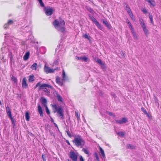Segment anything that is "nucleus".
Segmentation results:
<instances>
[{
  "instance_id": "20e7f679",
  "label": "nucleus",
  "mask_w": 161,
  "mask_h": 161,
  "mask_svg": "<svg viewBox=\"0 0 161 161\" xmlns=\"http://www.w3.org/2000/svg\"><path fill=\"white\" fill-rule=\"evenodd\" d=\"M47 88L53 89V87L51 86L46 83L42 84L38 87L39 90H42L44 92L47 93H50V90H49Z\"/></svg>"
},
{
  "instance_id": "39448f33",
  "label": "nucleus",
  "mask_w": 161,
  "mask_h": 161,
  "mask_svg": "<svg viewBox=\"0 0 161 161\" xmlns=\"http://www.w3.org/2000/svg\"><path fill=\"white\" fill-rule=\"evenodd\" d=\"M124 5L125 7V9L126 10L131 19L134 21H135V18L134 17L133 14L127 4L125 2L124 3Z\"/></svg>"
},
{
  "instance_id": "f3484780",
  "label": "nucleus",
  "mask_w": 161,
  "mask_h": 161,
  "mask_svg": "<svg viewBox=\"0 0 161 161\" xmlns=\"http://www.w3.org/2000/svg\"><path fill=\"white\" fill-rule=\"evenodd\" d=\"M76 58L79 60H84L85 62H86L88 60L87 58L85 56L83 57H79L76 56Z\"/></svg>"
},
{
  "instance_id": "a211bd4d",
  "label": "nucleus",
  "mask_w": 161,
  "mask_h": 161,
  "mask_svg": "<svg viewBox=\"0 0 161 161\" xmlns=\"http://www.w3.org/2000/svg\"><path fill=\"white\" fill-rule=\"evenodd\" d=\"M30 53L29 52H27L23 57V59L24 60H27L29 58L30 56Z\"/></svg>"
},
{
  "instance_id": "f704fd0d",
  "label": "nucleus",
  "mask_w": 161,
  "mask_h": 161,
  "mask_svg": "<svg viewBox=\"0 0 161 161\" xmlns=\"http://www.w3.org/2000/svg\"><path fill=\"white\" fill-rule=\"evenodd\" d=\"M117 134L120 136L123 137L125 134V132L120 131L118 132Z\"/></svg>"
},
{
  "instance_id": "e433bc0d",
  "label": "nucleus",
  "mask_w": 161,
  "mask_h": 161,
  "mask_svg": "<svg viewBox=\"0 0 161 161\" xmlns=\"http://www.w3.org/2000/svg\"><path fill=\"white\" fill-rule=\"evenodd\" d=\"M62 75H63V79H65V80H66V76L64 70H63V73H62Z\"/></svg>"
},
{
  "instance_id": "09e8293b",
  "label": "nucleus",
  "mask_w": 161,
  "mask_h": 161,
  "mask_svg": "<svg viewBox=\"0 0 161 161\" xmlns=\"http://www.w3.org/2000/svg\"><path fill=\"white\" fill-rule=\"evenodd\" d=\"M7 23L9 25H11L13 23V21L12 20L9 19L8 20Z\"/></svg>"
},
{
  "instance_id": "79ce46f5",
  "label": "nucleus",
  "mask_w": 161,
  "mask_h": 161,
  "mask_svg": "<svg viewBox=\"0 0 161 161\" xmlns=\"http://www.w3.org/2000/svg\"><path fill=\"white\" fill-rule=\"evenodd\" d=\"M41 85V83L40 82H38V83H37L36 86H35L34 87V88L36 89V88L38 86H40V85Z\"/></svg>"
},
{
  "instance_id": "2f4dec72",
  "label": "nucleus",
  "mask_w": 161,
  "mask_h": 161,
  "mask_svg": "<svg viewBox=\"0 0 161 161\" xmlns=\"http://www.w3.org/2000/svg\"><path fill=\"white\" fill-rule=\"evenodd\" d=\"M11 78L12 79V80L14 82V83H17V79L13 75H12L11 76Z\"/></svg>"
},
{
  "instance_id": "4d7b16f0",
  "label": "nucleus",
  "mask_w": 161,
  "mask_h": 161,
  "mask_svg": "<svg viewBox=\"0 0 161 161\" xmlns=\"http://www.w3.org/2000/svg\"><path fill=\"white\" fill-rule=\"evenodd\" d=\"M108 114L110 115H113V114L112 113H111V112H109L108 113Z\"/></svg>"
},
{
  "instance_id": "f03ea898",
  "label": "nucleus",
  "mask_w": 161,
  "mask_h": 161,
  "mask_svg": "<svg viewBox=\"0 0 161 161\" xmlns=\"http://www.w3.org/2000/svg\"><path fill=\"white\" fill-rule=\"evenodd\" d=\"M54 26L57 30L61 32H64L65 31L64 27L65 23L64 20H61L60 22L57 19H55L53 23Z\"/></svg>"
},
{
  "instance_id": "4be33fe9",
  "label": "nucleus",
  "mask_w": 161,
  "mask_h": 161,
  "mask_svg": "<svg viewBox=\"0 0 161 161\" xmlns=\"http://www.w3.org/2000/svg\"><path fill=\"white\" fill-rule=\"evenodd\" d=\"M103 23L105 25V26L107 27V28L109 29H110L111 26L107 22L106 20H103Z\"/></svg>"
},
{
  "instance_id": "cd10ccee",
  "label": "nucleus",
  "mask_w": 161,
  "mask_h": 161,
  "mask_svg": "<svg viewBox=\"0 0 161 161\" xmlns=\"http://www.w3.org/2000/svg\"><path fill=\"white\" fill-rule=\"evenodd\" d=\"M127 148H129V149H135V146H132L130 144H128L127 145Z\"/></svg>"
},
{
  "instance_id": "c9c22d12",
  "label": "nucleus",
  "mask_w": 161,
  "mask_h": 161,
  "mask_svg": "<svg viewBox=\"0 0 161 161\" xmlns=\"http://www.w3.org/2000/svg\"><path fill=\"white\" fill-rule=\"evenodd\" d=\"M39 3L42 7H45V5L43 2L42 0H37Z\"/></svg>"
},
{
  "instance_id": "49530a36",
  "label": "nucleus",
  "mask_w": 161,
  "mask_h": 161,
  "mask_svg": "<svg viewBox=\"0 0 161 161\" xmlns=\"http://www.w3.org/2000/svg\"><path fill=\"white\" fill-rule=\"evenodd\" d=\"M79 159H80V161H84L83 157L81 155H80L79 156Z\"/></svg>"
},
{
  "instance_id": "7c9ffc66",
  "label": "nucleus",
  "mask_w": 161,
  "mask_h": 161,
  "mask_svg": "<svg viewBox=\"0 0 161 161\" xmlns=\"http://www.w3.org/2000/svg\"><path fill=\"white\" fill-rule=\"evenodd\" d=\"M126 22H127V23L130 29L133 28L132 25H131V23H130V21L128 19H127L126 20Z\"/></svg>"
},
{
  "instance_id": "5fc2aeb1",
  "label": "nucleus",
  "mask_w": 161,
  "mask_h": 161,
  "mask_svg": "<svg viewBox=\"0 0 161 161\" xmlns=\"http://www.w3.org/2000/svg\"><path fill=\"white\" fill-rule=\"evenodd\" d=\"M50 117V118H51V121L52 122H53L54 121V120H53V119L51 117Z\"/></svg>"
},
{
  "instance_id": "b1692460",
  "label": "nucleus",
  "mask_w": 161,
  "mask_h": 161,
  "mask_svg": "<svg viewBox=\"0 0 161 161\" xmlns=\"http://www.w3.org/2000/svg\"><path fill=\"white\" fill-rule=\"evenodd\" d=\"M142 27L145 34L146 36H147L148 34V30L147 29L146 26H144Z\"/></svg>"
},
{
  "instance_id": "a19ab883",
  "label": "nucleus",
  "mask_w": 161,
  "mask_h": 161,
  "mask_svg": "<svg viewBox=\"0 0 161 161\" xmlns=\"http://www.w3.org/2000/svg\"><path fill=\"white\" fill-rule=\"evenodd\" d=\"M130 30L131 31V32L133 34V35H134L135 34H136V32L135 30H134V29L133 28L130 29Z\"/></svg>"
},
{
  "instance_id": "bf43d9fd",
  "label": "nucleus",
  "mask_w": 161,
  "mask_h": 161,
  "mask_svg": "<svg viewBox=\"0 0 161 161\" xmlns=\"http://www.w3.org/2000/svg\"><path fill=\"white\" fill-rule=\"evenodd\" d=\"M68 161H71L70 160H69V159H68Z\"/></svg>"
},
{
  "instance_id": "864d4df0",
  "label": "nucleus",
  "mask_w": 161,
  "mask_h": 161,
  "mask_svg": "<svg viewBox=\"0 0 161 161\" xmlns=\"http://www.w3.org/2000/svg\"><path fill=\"white\" fill-rule=\"evenodd\" d=\"M66 142L68 144V145H70V142L68 140H66Z\"/></svg>"
},
{
  "instance_id": "9d476101",
  "label": "nucleus",
  "mask_w": 161,
  "mask_h": 161,
  "mask_svg": "<svg viewBox=\"0 0 161 161\" xmlns=\"http://www.w3.org/2000/svg\"><path fill=\"white\" fill-rule=\"evenodd\" d=\"M65 80V79H61L58 76L56 77V82L60 86H62L63 85L64 82Z\"/></svg>"
},
{
  "instance_id": "3c124183",
  "label": "nucleus",
  "mask_w": 161,
  "mask_h": 161,
  "mask_svg": "<svg viewBox=\"0 0 161 161\" xmlns=\"http://www.w3.org/2000/svg\"><path fill=\"white\" fill-rule=\"evenodd\" d=\"M87 9L88 11H89L90 12H92V8H91L90 7H89Z\"/></svg>"
},
{
  "instance_id": "37998d69",
  "label": "nucleus",
  "mask_w": 161,
  "mask_h": 161,
  "mask_svg": "<svg viewBox=\"0 0 161 161\" xmlns=\"http://www.w3.org/2000/svg\"><path fill=\"white\" fill-rule=\"evenodd\" d=\"M42 158L43 159V161H46V157L44 154H42Z\"/></svg>"
},
{
  "instance_id": "72a5a7b5",
  "label": "nucleus",
  "mask_w": 161,
  "mask_h": 161,
  "mask_svg": "<svg viewBox=\"0 0 161 161\" xmlns=\"http://www.w3.org/2000/svg\"><path fill=\"white\" fill-rule=\"evenodd\" d=\"M57 97L58 101L62 102V98L60 95H59L58 94H57Z\"/></svg>"
},
{
  "instance_id": "f257e3e1",
  "label": "nucleus",
  "mask_w": 161,
  "mask_h": 161,
  "mask_svg": "<svg viewBox=\"0 0 161 161\" xmlns=\"http://www.w3.org/2000/svg\"><path fill=\"white\" fill-rule=\"evenodd\" d=\"M72 142L75 146L80 148H82L85 144V140L79 135H75Z\"/></svg>"
},
{
  "instance_id": "412c9836",
  "label": "nucleus",
  "mask_w": 161,
  "mask_h": 161,
  "mask_svg": "<svg viewBox=\"0 0 161 161\" xmlns=\"http://www.w3.org/2000/svg\"><path fill=\"white\" fill-rule=\"evenodd\" d=\"M28 80L29 82H33L34 81V75H30L29 76Z\"/></svg>"
},
{
  "instance_id": "a878e982",
  "label": "nucleus",
  "mask_w": 161,
  "mask_h": 161,
  "mask_svg": "<svg viewBox=\"0 0 161 161\" xmlns=\"http://www.w3.org/2000/svg\"><path fill=\"white\" fill-rule=\"evenodd\" d=\"M99 150L100 153L103 156V157H104L105 156V153L101 147H99Z\"/></svg>"
},
{
  "instance_id": "aec40b11",
  "label": "nucleus",
  "mask_w": 161,
  "mask_h": 161,
  "mask_svg": "<svg viewBox=\"0 0 161 161\" xmlns=\"http://www.w3.org/2000/svg\"><path fill=\"white\" fill-rule=\"evenodd\" d=\"M25 116L26 121H29L30 119L29 113L28 111H26L25 113Z\"/></svg>"
},
{
  "instance_id": "13d9d810",
  "label": "nucleus",
  "mask_w": 161,
  "mask_h": 161,
  "mask_svg": "<svg viewBox=\"0 0 161 161\" xmlns=\"http://www.w3.org/2000/svg\"><path fill=\"white\" fill-rule=\"evenodd\" d=\"M2 104V103L1 102V101L0 100V105Z\"/></svg>"
},
{
  "instance_id": "c03bdc74",
  "label": "nucleus",
  "mask_w": 161,
  "mask_h": 161,
  "mask_svg": "<svg viewBox=\"0 0 161 161\" xmlns=\"http://www.w3.org/2000/svg\"><path fill=\"white\" fill-rule=\"evenodd\" d=\"M66 132L67 133V135L69 137H72V135L70 133L69 131V130H67Z\"/></svg>"
},
{
  "instance_id": "6ab92c4d",
  "label": "nucleus",
  "mask_w": 161,
  "mask_h": 161,
  "mask_svg": "<svg viewBox=\"0 0 161 161\" xmlns=\"http://www.w3.org/2000/svg\"><path fill=\"white\" fill-rule=\"evenodd\" d=\"M147 1L148 3H149L151 5L153 6H155V2L154 0H145Z\"/></svg>"
},
{
  "instance_id": "6e6552de",
  "label": "nucleus",
  "mask_w": 161,
  "mask_h": 161,
  "mask_svg": "<svg viewBox=\"0 0 161 161\" xmlns=\"http://www.w3.org/2000/svg\"><path fill=\"white\" fill-rule=\"evenodd\" d=\"M44 11L46 15L50 16L52 15L53 13V10L52 8L44 7Z\"/></svg>"
},
{
  "instance_id": "ddd939ff",
  "label": "nucleus",
  "mask_w": 161,
  "mask_h": 161,
  "mask_svg": "<svg viewBox=\"0 0 161 161\" xmlns=\"http://www.w3.org/2000/svg\"><path fill=\"white\" fill-rule=\"evenodd\" d=\"M115 121L117 124H121L127 122L128 120L125 117H124L121 120H117Z\"/></svg>"
},
{
  "instance_id": "a18cd8bd",
  "label": "nucleus",
  "mask_w": 161,
  "mask_h": 161,
  "mask_svg": "<svg viewBox=\"0 0 161 161\" xmlns=\"http://www.w3.org/2000/svg\"><path fill=\"white\" fill-rule=\"evenodd\" d=\"M142 11L144 13L146 14L147 13V11L146 8H143L142 9Z\"/></svg>"
},
{
  "instance_id": "c756f323",
  "label": "nucleus",
  "mask_w": 161,
  "mask_h": 161,
  "mask_svg": "<svg viewBox=\"0 0 161 161\" xmlns=\"http://www.w3.org/2000/svg\"><path fill=\"white\" fill-rule=\"evenodd\" d=\"M83 37L85 38H86L88 40H90L91 39V37L90 36H89L88 35L86 34L83 35L82 36Z\"/></svg>"
},
{
  "instance_id": "4c0bfd02",
  "label": "nucleus",
  "mask_w": 161,
  "mask_h": 161,
  "mask_svg": "<svg viewBox=\"0 0 161 161\" xmlns=\"http://www.w3.org/2000/svg\"><path fill=\"white\" fill-rule=\"evenodd\" d=\"M45 108H46V112L47 114L48 115H49L50 114V111H49V109H48L47 106H45Z\"/></svg>"
},
{
  "instance_id": "0eeeda50",
  "label": "nucleus",
  "mask_w": 161,
  "mask_h": 161,
  "mask_svg": "<svg viewBox=\"0 0 161 161\" xmlns=\"http://www.w3.org/2000/svg\"><path fill=\"white\" fill-rule=\"evenodd\" d=\"M69 156L73 161H77L78 155L74 151H72L70 152Z\"/></svg>"
},
{
  "instance_id": "603ef678",
  "label": "nucleus",
  "mask_w": 161,
  "mask_h": 161,
  "mask_svg": "<svg viewBox=\"0 0 161 161\" xmlns=\"http://www.w3.org/2000/svg\"><path fill=\"white\" fill-rule=\"evenodd\" d=\"M133 36L136 39H137V36L136 35V34H135V35H133Z\"/></svg>"
},
{
  "instance_id": "473e14b6",
  "label": "nucleus",
  "mask_w": 161,
  "mask_h": 161,
  "mask_svg": "<svg viewBox=\"0 0 161 161\" xmlns=\"http://www.w3.org/2000/svg\"><path fill=\"white\" fill-rule=\"evenodd\" d=\"M141 109L145 114L147 115V116H148V114L147 113L146 109H145L143 107H142Z\"/></svg>"
},
{
  "instance_id": "8fccbe9b",
  "label": "nucleus",
  "mask_w": 161,
  "mask_h": 161,
  "mask_svg": "<svg viewBox=\"0 0 161 161\" xmlns=\"http://www.w3.org/2000/svg\"><path fill=\"white\" fill-rule=\"evenodd\" d=\"M9 57H10V60H11V61H12L13 59V56L12 53H11V54L10 56Z\"/></svg>"
},
{
  "instance_id": "1a4fd4ad",
  "label": "nucleus",
  "mask_w": 161,
  "mask_h": 161,
  "mask_svg": "<svg viewBox=\"0 0 161 161\" xmlns=\"http://www.w3.org/2000/svg\"><path fill=\"white\" fill-rule=\"evenodd\" d=\"M6 110L7 115L12 121L13 123H14V120L12 117L11 109L8 106L6 107Z\"/></svg>"
},
{
  "instance_id": "5701e85b",
  "label": "nucleus",
  "mask_w": 161,
  "mask_h": 161,
  "mask_svg": "<svg viewBox=\"0 0 161 161\" xmlns=\"http://www.w3.org/2000/svg\"><path fill=\"white\" fill-rule=\"evenodd\" d=\"M139 20L140 24L142 27L146 25L143 20L142 18H139Z\"/></svg>"
},
{
  "instance_id": "c85d7f7f",
  "label": "nucleus",
  "mask_w": 161,
  "mask_h": 161,
  "mask_svg": "<svg viewBox=\"0 0 161 161\" xmlns=\"http://www.w3.org/2000/svg\"><path fill=\"white\" fill-rule=\"evenodd\" d=\"M149 18L151 23L153 25L154 23L153 20V16L152 15L149 14Z\"/></svg>"
},
{
  "instance_id": "7ed1b4c3",
  "label": "nucleus",
  "mask_w": 161,
  "mask_h": 161,
  "mask_svg": "<svg viewBox=\"0 0 161 161\" xmlns=\"http://www.w3.org/2000/svg\"><path fill=\"white\" fill-rule=\"evenodd\" d=\"M51 106L54 113L57 112L61 118H64V109L61 106H59L58 107L56 104H51Z\"/></svg>"
},
{
  "instance_id": "58836bf2",
  "label": "nucleus",
  "mask_w": 161,
  "mask_h": 161,
  "mask_svg": "<svg viewBox=\"0 0 161 161\" xmlns=\"http://www.w3.org/2000/svg\"><path fill=\"white\" fill-rule=\"evenodd\" d=\"M75 116L77 118V120H78L80 119V114L76 111L75 112Z\"/></svg>"
},
{
  "instance_id": "4468645a",
  "label": "nucleus",
  "mask_w": 161,
  "mask_h": 161,
  "mask_svg": "<svg viewBox=\"0 0 161 161\" xmlns=\"http://www.w3.org/2000/svg\"><path fill=\"white\" fill-rule=\"evenodd\" d=\"M22 86L23 88L26 89L28 87V85L27 83V79L25 77L23 78Z\"/></svg>"
},
{
  "instance_id": "6e6d98bb",
  "label": "nucleus",
  "mask_w": 161,
  "mask_h": 161,
  "mask_svg": "<svg viewBox=\"0 0 161 161\" xmlns=\"http://www.w3.org/2000/svg\"><path fill=\"white\" fill-rule=\"evenodd\" d=\"M53 124L55 125V126L58 128V125H57V124L55 123H54Z\"/></svg>"
},
{
  "instance_id": "423d86ee",
  "label": "nucleus",
  "mask_w": 161,
  "mask_h": 161,
  "mask_svg": "<svg viewBox=\"0 0 161 161\" xmlns=\"http://www.w3.org/2000/svg\"><path fill=\"white\" fill-rule=\"evenodd\" d=\"M58 67L55 69H51L49 67L47 66L46 64L44 65V72L47 74L53 73L55 70H58Z\"/></svg>"
},
{
  "instance_id": "2eb2a0df",
  "label": "nucleus",
  "mask_w": 161,
  "mask_h": 161,
  "mask_svg": "<svg viewBox=\"0 0 161 161\" xmlns=\"http://www.w3.org/2000/svg\"><path fill=\"white\" fill-rule=\"evenodd\" d=\"M38 110L40 116L42 117L43 116V114L42 108L40 104L38 105Z\"/></svg>"
},
{
  "instance_id": "de8ad7c7",
  "label": "nucleus",
  "mask_w": 161,
  "mask_h": 161,
  "mask_svg": "<svg viewBox=\"0 0 161 161\" xmlns=\"http://www.w3.org/2000/svg\"><path fill=\"white\" fill-rule=\"evenodd\" d=\"M9 25L7 23V24H5L4 25V27L5 29H6L8 27Z\"/></svg>"
},
{
  "instance_id": "bb28decb",
  "label": "nucleus",
  "mask_w": 161,
  "mask_h": 161,
  "mask_svg": "<svg viewBox=\"0 0 161 161\" xmlns=\"http://www.w3.org/2000/svg\"><path fill=\"white\" fill-rule=\"evenodd\" d=\"M82 151H83L86 154L88 155V156H89V153L88 150L86 148L83 147Z\"/></svg>"
},
{
  "instance_id": "9b49d317",
  "label": "nucleus",
  "mask_w": 161,
  "mask_h": 161,
  "mask_svg": "<svg viewBox=\"0 0 161 161\" xmlns=\"http://www.w3.org/2000/svg\"><path fill=\"white\" fill-rule=\"evenodd\" d=\"M93 58L95 60L96 62H97L99 64L101 67L104 69L105 68V65L104 63L102 62V60L97 57Z\"/></svg>"
},
{
  "instance_id": "dca6fc26",
  "label": "nucleus",
  "mask_w": 161,
  "mask_h": 161,
  "mask_svg": "<svg viewBox=\"0 0 161 161\" xmlns=\"http://www.w3.org/2000/svg\"><path fill=\"white\" fill-rule=\"evenodd\" d=\"M41 102L42 104L43 105L44 107L47 106V101L46 99L43 97H41Z\"/></svg>"
},
{
  "instance_id": "ea45409f",
  "label": "nucleus",
  "mask_w": 161,
  "mask_h": 161,
  "mask_svg": "<svg viewBox=\"0 0 161 161\" xmlns=\"http://www.w3.org/2000/svg\"><path fill=\"white\" fill-rule=\"evenodd\" d=\"M94 155L97 160L99 161V158L97 153L96 152H95L94 153Z\"/></svg>"
},
{
  "instance_id": "393cba45",
  "label": "nucleus",
  "mask_w": 161,
  "mask_h": 161,
  "mask_svg": "<svg viewBox=\"0 0 161 161\" xmlns=\"http://www.w3.org/2000/svg\"><path fill=\"white\" fill-rule=\"evenodd\" d=\"M37 65L36 63H34L31 66V68L33 70H36Z\"/></svg>"
},
{
  "instance_id": "f8f14e48",
  "label": "nucleus",
  "mask_w": 161,
  "mask_h": 161,
  "mask_svg": "<svg viewBox=\"0 0 161 161\" xmlns=\"http://www.w3.org/2000/svg\"><path fill=\"white\" fill-rule=\"evenodd\" d=\"M90 17L91 20L95 23V24L98 28L100 30H101V25L100 24L99 22L97 21L96 18L92 16H90Z\"/></svg>"
}]
</instances>
